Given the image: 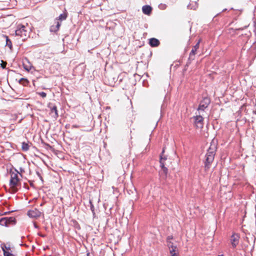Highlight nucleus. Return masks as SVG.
<instances>
[{
  "label": "nucleus",
  "instance_id": "f257e3e1",
  "mask_svg": "<svg viewBox=\"0 0 256 256\" xmlns=\"http://www.w3.org/2000/svg\"><path fill=\"white\" fill-rule=\"evenodd\" d=\"M10 188L12 192H16L20 188V178L22 174L16 169L10 172Z\"/></svg>",
  "mask_w": 256,
  "mask_h": 256
},
{
  "label": "nucleus",
  "instance_id": "f03ea898",
  "mask_svg": "<svg viewBox=\"0 0 256 256\" xmlns=\"http://www.w3.org/2000/svg\"><path fill=\"white\" fill-rule=\"evenodd\" d=\"M216 146L215 144H211L206 154L204 161V170L208 172L211 166L216 154Z\"/></svg>",
  "mask_w": 256,
  "mask_h": 256
},
{
  "label": "nucleus",
  "instance_id": "7ed1b4c3",
  "mask_svg": "<svg viewBox=\"0 0 256 256\" xmlns=\"http://www.w3.org/2000/svg\"><path fill=\"white\" fill-rule=\"evenodd\" d=\"M30 32V28L27 23L25 24H18L15 30L16 35L20 36L23 40L29 37Z\"/></svg>",
  "mask_w": 256,
  "mask_h": 256
},
{
  "label": "nucleus",
  "instance_id": "20e7f679",
  "mask_svg": "<svg viewBox=\"0 0 256 256\" xmlns=\"http://www.w3.org/2000/svg\"><path fill=\"white\" fill-rule=\"evenodd\" d=\"M164 149L163 148L162 152L160 156V163L161 170L159 172V175L162 178L166 180L168 174V169L165 166L166 164V161L167 160V158L164 156Z\"/></svg>",
  "mask_w": 256,
  "mask_h": 256
},
{
  "label": "nucleus",
  "instance_id": "39448f33",
  "mask_svg": "<svg viewBox=\"0 0 256 256\" xmlns=\"http://www.w3.org/2000/svg\"><path fill=\"white\" fill-rule=\"evenodd\" d=\"M210 103V98L208 97L203 98L202 100L200 101L199 106L198 108V114L203 115V112H204V110L208 107Z\"/></svg>",
  "mask_w": 256,
  "mask_h": 256
},
{
  "label": "nucleus",
  "instance_id": "423d86ee",
  "mask_svg": "<svg viewBox=\"0 0 256 256\" xmlns=\"http://www.w3.org/2000/svg\"><path fill=\"white\" fill-rule=\"evenodd\" d=\"M167 246L170 250V256H178V249L176 245L172 242H169Z\"/></svg>",
  "mask_w": 256,
  "mask_h": 256
},
{
  "label": "nucleus",
  "instance_id": "0eeeda50",
  "mask_svg": "<svg viewBox=\"0 0 256 256\" xmlns=\"http://www.w3.org/2000/svg\"><path fill=\"white\" fill-rule=\"evenodd\" d=\"M202 115V114H199L198 115L193 117V118L194 120V125L196 128H202L204 126V118Z\"/></svg>",
  "mask_w": 256,
  "mask_h": 256
},
{
  "label": "nucleus",
  "instance_id": "6e6552de",
  "mask_svg": "<svg viewBox=\"0 0 256 256\" xmlns=\"http://www.w3.org/2000/svg\"><path fill=\"white\" fill-rule=\"evenodd\" d=\"M42 212L36 208L29 210L27 212V215L31 218H37L41 216Z\"/></svg>",
  "mask_w": 256,
  "mask_h": 256
},
{
  "label": "nucleus",
  "instance_id": "1a4fd4ad",
  "mask_svg": "<svg viewBox=\"0 0 256 256\" xmlns=\"http://www.w3.org/2000/svg\"><path fill=\"white\" fill-rule=\"evenodd\" d=\"M200 42H201V39L200 38L198 40V42H197V43L196 44L192 47V50L190 53L189 59L192 60H194L195 55L196 54L197 50L200 48Z\"/></svg>",
  "mask_w": 256,
  "mask_h": 256
},
{
  "label": "nucleus",
  "instance_id": "9d476101",
  "mask_svg": "<svg viewBox=\"0 0 256 256\" xmlns=\"http://www.w3.org/2000/svg\"><path fill=\"white\" fill-rule=\"evenodd\" d=\"M240 240V236L236 234H234L230 237V241L232 247L234 248L238 244Z\"/></svg>",
  "mask_w": 256,
  "mask_h": 256
},
{
  "label": "nucleus",
  "instance_id": "9b49d317",
  "mask_svg": "<svg viewBox=\"0 0 256 256\" xmlns=\"http://www.w3.org/2000/svg\"><path fill=\"white\" fill-rule=\"evenodd\" d=\"M48 107L50 109V116L55 119L57 118L58 116V114L56 106L54 105L50 104Z\"/></svg>",
  "mask_w": 256,
  "mask_h": 256
},
{
  "label": "nucleus",
  "instance_id": "f8f14e48",
  "mask_svg": "<svg viewBox=\"0 0 256 256\" xmlns=\"http://www.w3.org/2000/svg\"><path fill=\"white\" fill-rule=\"evenodd\" d=\"M2 250L4 252V256H14L10 252V246H2Z\"/></svg>",
  "mask_w": 256,
  "mask_h": 256
},
{
  "label": "nucleus",
  "instance_id": "ddd939ff",
  "mask_svg": "<svg viewBox=\"0 0 256 256\" xmlns=\"http://www.w3.org/2000/svg\"><path fill=\"white\" fill-rule=\"evenodd\" d=\"M149 44L152 47H156L160 45V41L156 38H151L149 40Z\"/></svg>",
  "mask_w": 256,
  "mask_h": 256
},
{
  "label": "nucleus",
  "instance_id": "4468645a",
  "mask_svg": "<svg viewBox=\"0 0 256 256\" xmlns=\"http://www.w3.org/2000/svg\"><path fill=\"white\" fill-rule=\"evenodd\" d=\"M7 223V226H14L16 223V220L14 217H6Z\"/></svg>",
  "mask_w": 256,
  "mask_h": 256
},
{
  "label": "nucleus",
  "instance_id": "2eb2a0df",
  "mask_svg": "<svg viewBox=\"0 0 256 256\" xmlns=\"http://www.w3.org/2000/svg\"><path fill=\"white\" fill-rule=\"evenodd\" d=\"M142 10L145 14L150 15L152 13V8L150 6L146 5L142 6Z\"/></svg>",
  "mask_w": 256,
  "mask_h": 256
},
{
  "label": "nucleus",
  "instance_id": "dca6fc26",
  "mask_svg": "<svg viewBox=\"0 0 256 256\" xmlns=\"http://www.w3.org/2000/svg\"><path fill=\"white\" fill-rule=\"evenodd\" d=\"M60 23L56 21V26H52L50 27V31L56 32L58 30L60 27Z\"/></svg>",
  "mask_w": 256,
  "mask_h": 256
},
{
  "label": "nucleus",
  "instance_id": "f3484780",
  "mask_svg": "<svg viewBox=\"0 0 256 256\" xmlns=\"http://www.w3.org/2000/svg\"><path fill=\"white\" fill-rule=\"evenodd\" d=\"M27 62H28V64H26L25 62H23V66H24V68L27 71H29L31 69V68H32V66L31 65L28 63V60L26 59V60Z\"/></svg>",
  "mask_w": 256,
  "mask_h": 256
},
{
  "label": "nucleus",
  "instance_id": "a211bd4d",
  "mask_svg": "<svg viewBox=\"0 0 256 256\" xmlns=\"http://www.w3.org/2000/svg\"><path fill=\"white\" fill-rule=\"evenodd\" d=\"M68 16V14L66 12H64L62 14H60L59 16L58 17V19L57 20H65Z\"/></svg>",
  "mask_w": 256,
  "mask_h": 256
},
{
  "label": "nucleus",
  "instance_id": "6ab92c4d",
  "mask_svg": "<svg viewBox=\"0 0 256 256\" xmlns=\"http://www.w3.org/2000/svg\"><path fill=\"white\" fill-rule=\"evenodd\" d=\"M28 82V80L24 78H22L20 80V83L24 86H26Z\"/></svg>",
  "mask_w": 256,
  "mask_h": 256
},
{
  "label": "nucleus",
  "instance_id": "aec40b11",
  "mask_svg": "<svg viewBox=\"0 0 256 256\" xmlns=\"http://www.w3.org/2000/svg\"><path fill=\"white\" fill-rule=\"evenodd\" d=\"M29 147L30 146H29V145L28 144L24 142L22 143V148L24 151L28 150L29 149Z\"/></svg>",
  "mask_w": 256,
  "mask_h": 256
},
{
  "label": "nucleus",
  "instance_id": "412c9836",
  "mask_svg": "<svg viewBox=\"0 0 256 256\" xmlns=\"http://www.w3.org/2000/svg\"><path fill=\"white\" fill-rule=\"evenodd\" d=\"M6 222L7 221L6 220V217L5 218H2L0 219V224L1 226H7Z\"/></svg>",
  "mask_w": 256,
  "mask_h": 256
},
{
  "label": "nucleus",
  "instance_id": "4be33fe9",
  "mask_svg": "<svg viewBox=\"0 0 256 256\" xmlns=\"http://www.w3.org/2000/svg\"><path fill=\"white\" fill-rule=\"evenodd\" d=\"M6 46H8L10 49L12 48V43L10 40L8 38V36H6Z\"/></svg>",
  "mask_w": 256,
  "mask_h": 256
},
{
  "label": "nucleus",
  "instance_id": "5701e85b",
  "mask_svg": "<svg viewBox=\"0 0 256 256\" xmlns=\"http://www.w3.org/2000/svg\"><path fill=\"white\" fill-rule=\"evenodd\" d=\"M173 239H174V237L172 235L168 236H167L166 240V244L169 243V242H172V240Z\"/></svg>",
  "mask_w": 256,
  "mask_h": 256
},
{
  "label": "nucleus",
  "instance_id": "b1692460",
  "mask_svg": "<svg viewBox=\"0 0 256 256\" xmlns=\"http://www.w3.org/2000/svg\"><path fill=\"white\" fill-rule=\"evenodd\" d=\"M38 94L44 98H46V94L44 92H38Z\"/></svg>",
  "mask_w": 256,
  "mask_h": 256
},
{
  "label": "nucleus",
  "instance_id": "393cba45",
  "mask_svg": "<svg viewBox=\"0 0 256 256\" xmlns=\"http://www.w3.org/2000/svg\"><path fill=\"white\" fill-rule=\"evenodd\" d=\"M2 64H1V66L3 68H4L6 67V62H4L3 60L2 61Z\"/></svg>",
  "mask_w": 256,
  "mask_h": 256
},
{
  "label": "nucleus",
  "instance_id": "a878e982",
  "mask_svg": "<svg viewBox=\"0 0 256 256\" xmlns=\"http://www.w3.org/2000/svg\"><path fill=\"white\" fill-rule=\"evenodd\" d=\"M86 256H94L92 254H91L90 252H88L86 254Z\"/></svg>",
  "mask_w": 256,
  "mask_h": 256
},
{
  "label": "nucleus",
  "instance_id": "bb28decb",
  "mask_svg": "<svg viewBox=\"0 0 256 256\" xmlns=\"http://www.w3.org/2000/svg\"><path fill=\"white\" fill-rule=\"evenodd\" d=\"M224 256L223 255H221V256Z\"/></svg>",
  "mask_w": 256,
  "mask_h": 256
}]
</instances>
